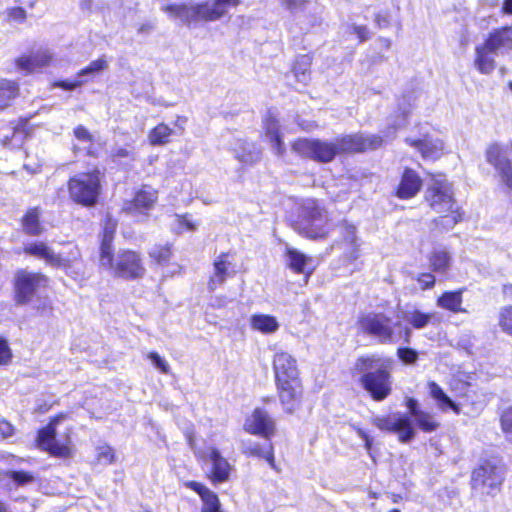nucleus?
I'll return each instance as SVG.
<instances>
[{"label": "nucleus", "instance_id": "nucleus-59", "mask_svg": "<svg viewBox=\"0 0 512 512\" xmlns=\"http://www.w3.org/2000/svg\"><path fill=\"white\" fill-rule=\"evenodd\" d=\"M74 135H75L76 139H78L79 141L87 142V143L92 142V135L82 125H79L74 129Z\"/></svg>", "mask_w": 512, "mask_h": 512}, {"label": "nucleus", "instance_id": "nucleus-44", "mask_svg": "<svg viewBox=\"0 0 512 512\" xmlns=\"http://www.w3.org/2000/svg\"><path fill=\"white\" fill-rule=\"evenodd\" d=\"M108 68V63L104 58L92 61L87 67L78 72V77L93 76Z\"/></svg>", "mask_w": 512, "mask_h": 512}, {"label": "nucleus", "instance_id": "nucleus-15", "mask_svg": "<svg viewBox=\"0 0 512 512\" xmlns=\"http://www.w3.org/2000/svg\"><path fill=\"white\" fill-rule=\"evenodd\" d=\"M60 418H54L46 427L39 430L37 444L41 449L48 451L54 456L68 457L70 455L69 447L65 444H60L56 440V425L59 423Z\"/></svg>", "mask_w": 512, "mask_h": 512}, {"label": "nucleus", "instance_id": "nucleus-16", "mask_svg": "<svg viewBox=\"0 0 512 512\" xmlns=\"http://www.w3.org/2000/svg\"><path fill=\"white\" fill-rule=\"evenodd\" d=\"M244 430L252 435L269 440L275 433V422L266 411L256 408L247 417L244 423Z\"/></svg>", "mask_w": 512, "mask_h": 512}, {"label": "nucleus", "instance_id": "nucleus-38", "mask_svg": "<svg viewBox=\"0 0 512 512\" xmlns=\"http://www.w3.org/2000/svg\"><path fill=\"white\" fill-rule=\"evenodd\" d=\"M39 210L37 208L29 209L23 219L24 231L29 235H39L43 229L39 222Z\"/></svg>", "mask_w": 512, "mask_h": 512}, {"label": "nucleus", "instance_id": "nucleus-1", "mask_svg": "<svg viewBox=\"0 0 512 512\" xmlns=\"http://www.w3.org/2000/svg\"><path fill=\"white\" fill-rule=\"evenodd\" d=\"M393 360L380 354L356 359L354 370L361 374L360 384L375 401L385 400L392 392Z\"/></svg>", "mask_w": 512, "mask_h": 512}, {"label": "nucleus", "instance_id": "nucleus-56", "mask_svg": "<svg viewBox=\"0 0 512 512\" xmlns=\"http://www.w3.org/2000/svg\"><path fill=\"white\" fill-rule=\"evenodd\" d=\"M350 32L357 35L360 42H364L370 38V31L365 25L352 24Z\"/></svg>", "mask_w": 512, "mask_h": 512}, {"label": "nucleus", "instance_id": "nucleus-33", "mask_svg": "<svg viewBox=\"0 0 512 512\" xmlns=\"http://www.w3.org/2000/svg\"><path fill=\"white\" fill-rule=\"evenodd\" d=\"M18 94L19 87L16 82L0 79V112L11 106Z\"/></svg>", "mask_w": 512, "mask_h": 512}, {"label": "nucleus", "instance_id": "nucleus-40", "mask_svg": "<svg viewBox=\"0 0 512 512\" xmlns=\"http://www.w3.org/2000/svg\"><path fill=\"white\" fill-rule=\"evenodd\" d=\"M286 255H287L288 266L295 273H298V274L303 273L305 264L308 260V257L294 248H288Z\"/></svg>", "mask_w": 512, "mask_h": 512}, {"label": "nucleus", "instance_id": "nucleus-47", "mask_svg": "<svg viewBox=\"0 0 512 512\" xmlns=\"http://www.w3.org/2000/svg\"><path fill=\"white\" fill-rule=\"evenodd\" d=\"M114 449L109 445H102L97 448V462L102 465H110L115 462Z\"/></svg>", "mask_w": 512, "mask_h": 512}, {"label": "nucleus", "instance_id": "nucleus-28", "mask_svg": "<svg viewBox=\"0 0 512 512\" xmlns=\"http://www.w3.org/2000/svg\"><path fill=\"white\" fill-rule=\"evenodd\" d=\"M243 453L249 456L265 459L269 466L277 470V466L274 458V449L271 443L261 445L258 442L248 441L243 443Z\"/></svg>", "mask_w": 512, "mask_h": 512}, {"label": "nucleus", "instance_id": "nucleus-39", "mask_svg": "<svg viewBox=\"0 0 512 512\" xmlns=\"http://www.w3.org/2000/svg\"><path fill=\"white\" fill-rule=\"evenodd\" d=\"M11 136L4 135L1 139V143L3 146H9L12 148H19L24 143L27 133L24 130L23 125H18L13 128H11Z\"/></svg>", "mask_w": 512, "mask_h": 512}, {"label": "nucleus", "instance_id": "nucleus-57", "mask_svg": "<svg viewBox=\"0 0 512 512\" xmlns=\"http://www.w3.org/2000/svg\"><path fill=\"white\" fill-rule=\"evenodd\" d=\"M422 289H430L435 284V276L431 273H421L416 278Z\"/></svg>", "mask_w": 512, "mask_h": 512}, {"label": "nucleus", "instance_id": "nucleus-17", "mask_svg": "<svg viewBox=\"0 0 512 512\" xmlns=\"http://www.w3.org/2000/svg\"><path fill=\"white\" fill-rule=\"evenodd\" d=\"M485 43L496 55L502 56L512 52V27L505 26L492 31Z\"/></svg>", "mask_w": 512, "mask_h": 512}, {"label": "nucleus", "instance_id": "nucleus-9", "mask_svg": "<svg viewBox=\"0 0 512 512\" xmlns=\"http://www.w3.org/2000/svg\"><path fill=\"white\" fill-rule=\"evenodd\" d=\"M292 150L302 157L321 163L331 162L338 154L336 141L300 138L292 144Z\"/></svg>", "mask_w": 512, "mask_h": 512}, {"label": "nucleus", "instance_id": "nucleus-31", "mask_svg": "<svg viewBox=\"0 0 512 512\" xmlns=\"http://www.w3.org/2000/svg\"><path fill=\"white\" fill-rule=\"evenodd\" d=\"M462 294L463 289H459L457 291H447L444 292L437 299V306L446 310H449L453 313L466 312L465 309H462Z\"/></svg>", "mask_w": 512, "mask_h": 512}, {"label": "nucleus", "instance_id": "nucleus-6", "mask_svg": "<svg viewBox=\"0 0 512 512\" xmlns=\"http://www.w3.org/2000/svg\"><path fill=\"white\" fill-rule=\"evenodd\" d=\"M100 180L99 170L75 175L68 182L71 199L83 206L95 205L101 189Z\"/></svg>", "mask_w": 512, "mask_h": 512}, {"label": "nucleus", "instance_id": "nucleus-63", "mask_svg": "<svg viewBox=\"0 0 512 512\" xmlns=\"http://www.w3.org/2000/svg\"><path fill=\"white\" fill-rule=\"evenodd\" d=\"M13 433H14V428L9 422H7L5 420L0 421V435L3 438H8V437L12 436Z\"/></svg>", "mask_w": 512, "mask_h": 512}, {"label": "nucleus", "instance_id": "nucleus-8", "mask_svg": "<svg viewBox=\"0 0 512 512\" xmlns=\"http://www.w3.org/2000/svg\"><path fill=\"white\" fill-rule=\"evenodd\" d=\"M100 266L124 279L140 278L145 272L139 254L132 250H120L116 256L112 252L111 264H100Z\"/></svg>", "mask_w": 512, "mask_h": 512}, {"label": "nucleus", "instance_id": "nucleus-36", "mask_svg": "<svg viewBox=\"0 0 512 512\" xmlns=\"http://www.w3.org/2000/svg\"><path fill=\"white\" fill-rule=\"evenodd\" d=\"M173 134L172 128L165 123H160L148 133V140L153 146L165 145Z\"/></svg>", "mask_w": 512, "mask_h": 512}, {"label": "nucleus", "instance_id": "nucleus-25", "mask_svg": "<svg viewBox=\"0 0 512 512\" xmlns=\"http://www.w3.org/2000/svg\"><path fill=\"white\" fill-rule=\"evenodd\" d=\"M228 257L229 255L227 253H221L214 260V272L208 282L209 290L214 291L217 287L222 285L229 276V269L232 263L229 261Z\"/></svg>", "mask_w": 512, "mask_h": 512}, {"label": "nucleus", "instance_id": "nucleus-30", "mask_svg": "<svg viewBox=\"0 0 512 512\" xmlns=\"http://www.w3.org/2000/svg\"><path fill=\"white\" fill-rule=\"evenodd\" d=\"M428 388L431 397L436 401L439 409H441L442 411L452 409L456 414L460 413L459 406L450 399V397L443 391V389L436 382H429Z\"/></svg>", "mask_w": 512, "mask_h": 512}, {"label": "nucleus", "instance_id": "nucleus-58", "mask_svg": "<svg viewBox=\"0 0 512 512\" xmlns=\"http://www.w3.org/2000/svg\"><path fill=\"white\" fill-rule=\"evenodd\" d=\"M11 356V350L8 346L7 341L0 337V364H7L10 361Z\"/></svg>", "mask_w": 512, "mask_h": 512}, {"label": "nucleus", "instance_id": "nucleus-26", "mask_svg": "<svg viewBox=\"0 0 512 512\" xmlns=\"http://www.w3.org/2000/svg\"><path fill=\"white\" fill-rule=\"evenodd\" d=\"M475 68L482 74H490L496 67V53L484 42L475 49Z\"/></svg>", "mask_w": 512, "mask_h": 512}, {"label": "nucleus", "instance_id": "nucleus-20", "mask_svg": "<svg viewBox=\"0 0 512 512\" xmlns=\"http://www.w3.org/2000/svg\"><path fill=\"white\" fill-rule=\"evenodd\" d=\"M422 180L412 169L406 168L402 174L396 195L401 199L413 198L421 189Z\"/></svg>", "mask_w": 512, "mask_h": 512}, {"label": "nucleus", "instance_id": "nucleus-21", "mask_svg": "<svg viewBox=\"0 0 512 512\" xmlns=\"http://www.w3.org/2000/svg\"><path fill=\"white\" fill-rule=\"evenodd\" d=\"M24 252L43 259L53 267H64L66 260L54 253L44 242L29 243L24 247Z\"/></svg>", "mask_w": 512, "mask_h": 512}, {"label": "nucleus", "instance_id": "nucleus-60", "mask_svg": "<svg viewBox=\"0 0 512 512\" xmlns=\"http://www.w3.org/2000/svg\"><path fill=\"white\" fill-rule=\"evenodd\" d=\"M282 4L291 12H297L302 9L306 0H281Z\"/></svg>", "mask_w": 512, "mask_h": 512}, {"label": "nucleus", "instance_id": "nucleus-42", "mask_svg": "<svg viewBox=\"0 0 512 512\" xmlns=\"http://www.w3.org/2000/svg\"><path fill=\"white\" fill-rule=\"evenodd\" d=\"M417 426L424 432H433L439 427V423L435 420L434 416L425 411L420 412L414 417Z\"/></svg>", "mask_w": 512, "mask_h": 512}, {"label": "nucleus", "instance_id": "nucleus-62", "mask_svg": "<svg viewBox=\"0 0 512 512\" xmlns=\"http://www.w3.org/2000/svg\"><path fill=\"white\" fill-rule=\"evenodd\" d=\"M406 406L409 410L411 417L413 418L423 411L419 408L418 401L414 398H408L406 401Z\"/></svg>", "mask_w": 512, "mask_h": 512}, {"label": "nucleus", "instance_id": "nucleus-54", "mask_svg": "<svg viewBox=\"0 0 512 512\" xmlns=\"http://www.w3.org/2000/svg\"><path fill=\"white\" fill-rule=\"evenodd\" d=\"M399 359L405 364H413L418 359V353L412 348H399L397 351Z\"/></svg>", "mask_w": 512, "mask_h": 512}, {"label": "nucleus", "instance_id": "nucleus-48", "mask_svg": "<svg viewBox=\"0 0 512 512\" xmlns=\"http://www.w3.org/2000/svg\"><path fill=\"white\" fill-rule=\"evenodd\" d=\"M149 255L158 264H163L169 260L171 250L168 245H156L150 250Z\"/></svg>", "mask_w": 512, "mask_h": 512}, {"label": "nucleus", "instance_id": "nucleus-37", "mask_svg": "<svg viewBox=\"0 0 512 512\" xmlns=\"http://www.w3.org/2000/svg\"><path fill=\"white\" fill-rule=\"evenodd\" d=\"M429 261L434 272L446 273L450 267L451 256L445 249H435Z\"/></svg>", "mask_w": 512, "mask_h": 512}, {"label": "nucleus", "instance_id": "nucleus-61", "mask_svg": "<svg viewBox=\"0 0 512 512\" xmlns=\"http://www.w3.org/2000/svg\"><path fill=\"white\" fill-rule=\"evenodd\" d=\"M83 83H84L83 80H77V81H74V82L59 81V82H55L54 86L62 88L64 90L71 91V90H74L75 88L81 86Z\"/></svg>", "mask_w": 512, "mask_h": 512}, {"label": "nucleus", "instance_id": "nucleus-11", "mask_svg": "<svg viewBox=\"0 0 512 512\" xmlns=\"http://www.w3.org/2000/svg\"><path fill=\"white\" fill-rule=\"evenodd\" d=\"M46 283V277L40 273L19 271L15 279L16 302L21 305L31 302Z\"/></svg>", "mask_w": 512, "mask_h": 512}, {"label": "nucleus", "instance_id": "nucleus-19", "mask_svg": "<svg viewBox=\"0 0 512 512\" xmlns=\"http://www.w3.org/2000/svg\"><path fill=\"white\" fill-rule=\"evenodd\" d=\"M264 130L273 151L277 156L282 157L285 154L286 148L282 141L278 120L270 111L264 119Z\"/></svg>", "mask_w": 512, "mask_h": 512}, {"label": "nucleus", "instance_id": "nucleus-46", "mask_svg": "<svg viewBox=\"0 0 512 512\" xmlns=\"http://www.w3.org/2000/svg\"><path fill=\"white\" fill-rule=\"evenodd\" d=\"M498 322L505 333L512 335V306H506L500 310Z\"/></svg>", "mask_w": 512, "mask_h": 512}, {"label": "nucleus", "instance_id": "nucleus-10", "mask_svg": "<svg viewBox=\"0 0 512 512\" xmlns=\"http://www.w3.org/2000/svg\"><path fill=\"white\" fill-rule=\"evenodd\" d=\"M372 423L380 430L396 433L402 443H409L416 435L412 420L407 414L377 416L373 418Z\"/></svg>", "mask_w": 512, "mask_h": 512}, {"label": "nucleus", "instance_id": "nucleus-43", "mask_svg": "<svg viewBox=\"0 0 512 512\" xmlns=\"http://www.w3.org/2000/svg\"><path fill=\"white\" fill-rule=\"evenodd\" d=\"M406 99H403V102L399 104V110L401 111V117H398L391 125L388 126L386 133V137H393L396 130L398 128L403 127L407 122V116L409 110L405 106Z\"/></svg>", "mask_w": 512, "mask_h": 512}, {"label": "nucleus", "instance_id": "nucleus-49", "mask_svg": "<svg viewBox=\"0 0 512 512\" xmlns=\"http://www.w3.org/2000/svg\"><path fill=\"white\" fill-rule=\"evenodd\" d=\"M174 225L178 233H182L184 230L195 231L197 228V223L189 215H176Z\"/></svg>", "mask_w": 512, "mask_h": 512}, {"label": "nucleus", "instance_id": "nucleus-27", "mask_svg": "<svg viewBox=\"0 0 512 512\" xmlns=\"http://www.w3.org/2000/svg\"><path fill=\"white\" fill-rule=\"evenodd\" d=\"M52 61V53L48 49L40 50L31 56H23L17 60V66L27 72L45 67Z\"/></svg>", "mask_w": 512, "mask_h": 512}, {"label": "nucleus", "instance_id": "nucleus-32", "mask_svg": "<svg viewBox=\"0 0 512 512\" xmlns=\"http://www.w3.org/2000/svg\"><path fill=\"white\" fill-rule=\"evenodd\" d=\"M251 327L263 334H272L279 329V323L274 316L255 314L250 319Z\"/></svg>", "mask_w": 512, "mask_h": 512}, {"label": "nucleus", "instance_id": "nucleus-14", "mask_svg": "<svg viewBox=\"0 0 512 512\" xmlns=\"http://www.w3.org/2000/svg\"><path fill=\"white\" fill-rule=\"evenodd\" d=\"M338 154L345 152H363L376 149L382 145V138L377 135L353 134L337 138Z\"/></svg>", "mask_w": 512, "mask_h": 512}, {"label": "nucleus", "instance_id": "nucleus-52", "mask_svg": "<svg viewBox=\"0 0 512 512\" xmlns=\"http://www.w3.org/2000/svg\"><path fill=\"white\" fill-rule=\"evenodd\" d=\"M6 475L13 479V481L18 485H25L34 480V476L25 471H9Z\"/></svg>", "mask_w": 512, "mask_h": 512}, {"label": "nucleus", "instance_id": "nucleus-51", "mask_svg": "<svg viewBox=\"0 0 512 512\" xmlns=\"http://www.w3.org/2000/svg\"><path fill=\"white\" fill-rule=\"evenodd\" d=\"M147 358L151 361L156 369H158L163 374H168L170 372V366L168 362L162 358L157 352H150L147 354Z\"/></svg>", "mask_w": 512, "mask_h": 512}, {"label": "nucleus", "instance_id": "nucleus-13", "mask_svg": "<svg viewBox=\"0 0 512 512\" xmlns=\"http://www.w3.org/2000/svg\"><path fill=\"white\" fill-rule=\"evenodd\" d=\"M486 159L499 172L502 182L512 189V143L489 146L486 150Z\"/></svg>", "mask_w": 512, "mask_h": 512}, {"label": "nucleus", "instance_id": "nucleus-22", "mask_svg": "<svg viewBox=\"0 0 512 512\" xmlns=\"http://www.w3.org/2000/svg\"><path fill=\"white\" fill-rule=\"evenodd\" d=\"M117 228V222L112 219L110 216H107L104 228H103V235L102 240L100 244V257L99 262L100 264H111V257H112V241L114 238V234L116 232Z\"/></svg>", "mask_w": 512, "mask_h": 512}, {"label": "nucleus", "instance_id": "nucleus-24", "mask_svg": "<svg viewBox=\"0 0 512 512\" xmlns=\"http://www.w3.org/2000/svg\"><path fill=\"white\" fill-rule=\"evenodd\" d=\"M208 459L211 462L210 477L214 482H224L228 479L230 465L216 448H210Z\"/></svg>", "mask_w": 512, "mask_h": 512}, {"label": "nucleus", "instance_id": "nucleus-50", "mask_svg": "<svg viewBox=\"0 0 512 512\" xmlns=\"http://www.w3.org/2000/svg\"><path fill=\"white\" fill-rule=\"evenodd\" d=\"M362 243L340 245L343 250L344 258L349 262H354L360 257Z\"/></svg>", "mask_w": 512, "mask_h": 512}, {"label": "nucleus", "instance_id": "nucleus-4", "mask_svg": "<svg viewBox=\"0 0 512 512\" xmlns=\"http://www.w3.org/2000/svg\"><path fill=\"white\" fill-rule=\"evenodd\" d=\"M294 228L307 238L318 239L326 237L330 232L326 210L313 200L305 202L301 207Z\"/></svg>", "mask_w": 512, "mask_h": 512}, {"label": "nucleus", "instance_id": "nucleus-45", "mask_svg": "<svg viewBox=\"0 0 512 512\" xmlns=\"http://www.w3.org/2000/svg\"><path fill=\"white\" fill-rule=\"evenodd\" d=\"M201 500L203 501V512H219L220 502L218 496L208 490L204 495H202Z\"/></svg>", "mask_w": 512, "mask_h": 512}, {"label": "nucleus", "instance_id": "nucleus-64", "mask_svg": "<svg viewBox=\"0 0 512 512\" xmlns=\"http://www.w3.org/2000/svg\"><path fill=\"white\" fill-rule=\"evenodd\" d=\"M186 486L195 491L200 497L204 495L209 489L201 483L195 481H189L186 483Z\"/></svg>", "mask_w": 512, "mask_h": 512}, {"label": "nucleus", "instance_id": "nucleus-2", "mask_svg": "<svg viewBox=\"0 0 512 512\" xmlns=\"http://www.w3.org/2000/svg\"><path fill=\"white\" fill-rule=\"evenodd\" d=\"M273 371L281 403L292 413L301 395V380L297 360L285 351H277L273 357Z\"/></svg>", "mask_w": 512, "mask_h": 512}, {"label": "nucleus", "instance_id": "nucleus-23", "mask_svg": "<svg viewBox=\"0 0 512 512\" xmlns=\"http://www.w3.org/2000/svg\"><path fill=\"white\" fill-rule=\"evenodd\" d=\"M157 200V192L152 188L138 191L132 202L126 203L123 210L128 213L143 212L153 207Z\"/></svg>", "mask_w": 512, "mask_h": 512}, {"label": "nucleus", "instance_id": "nucleus-35", "mask_svg": "<svg viewBox=\"0 0 512 512\" xmlns=\"http://www.w3.org/2000/svg\"><path fill=\"white\" fill-rule=\"evenodd\" d=\"M312 59L309 55H300L296 58L293 73L298 82L307 84L310 80V66Z\"/></svg>", "mask_w": 512, "mask_h": 512}, {"label": "nucleus", "instance_id": "nucleus-53", "mask_svg": "<svg viewBox=\"0 0 512 512\" xmlns=\"http://www.w3.org/2000/svg\"><path fill=\"white\" fill-rule=\"evenodd\" d=\"M501 426L507 439L512 442V407L502 414Z\"/></svg>", "mask_w": 512, "mask_h": 512}, {"label": "nucleus", "instance_id": "nucleus-29", "mask_svg": "<svg viewBox=\"0 0 512 512\" xmlns=\"http://www.w3.org/2000/svg\"><path fill=\"white\" fill-rule=\"evenodd\" d=\"M235 157L243 164H254L260 160L261 151L254 144L239 140L234 147Z\"/></svg>", "mask_w": 512, "mask_h": 512}, {"label": "nucleus", "instance_id": "nucleus-5", "mask_svg": "<svg viewBox=\"0 0 512 512\" xmlns=\"http://www.w3.org/2000/svg\"><path fill=\"white\" fill-rule=\"evenodd\" d=\"M425 198L435 212L444 214L443 218L449 227L458 222L460 216L454 208L456 203L452 188L445 178H434L432 185L426 191Z\"/></svg>", "mask_w": 512, "mask_h": 512}, {"label": "nucleus", "instance_id": "nucleus-3", "mask_svg": "<svg viewBox=\"0 0 512 512\" xmlns=\"http://www.w3.org/2000/svg\"><path fill=\"white\" fill-rule=\"evenodd\" d=\"M239 0H214L212 3L197 5L171 4L163 7L170 18H177L183 23L192 21H216L224 16L229 7L236 6Z\"/></svg>", "mask_w": 512, "mask_h": 512}, {"label": "nucleus", "instance_id": "nucleus-55", "mask_svg": "<svg viewBox=\"0 0 512 512\" xmlns=\"http://www.w3.org/2000/svg\"><path fill=\"white\" fill-rule=\"evenodd\" d=\"M375 25L379 29H385L388 28L391 25V14L389 11H380L375 14L374 17Z\"/></svg>", "mask_w": 512, "mask_h": 512}, {"label": "nucleus", "instance_id": "nucleus-41", "mask_svg": "<svg viewBox=\"0 0 512 512\" xmlns=\"http://www.w3.org/2000/svg\"><path fill=\"white\" fill-rule=\"evenodd\" d=\"M341 241L338 245L362 243L361 239L357 236V228L355 225L343 221L340 225Z\"/></svg>", "mask_w": 512, "mask_h": 512}, {"label": "nucleus", "instance_id": "nucleus-7", "mask_svg": "<svg viewBox=\"0 0 512 512\" xmlns=\"http://www.w3.org/2000/svg\"><path fill=\"white\" fill-rule=\"evenodd\" d=\"M503 481L502 468L487 461L472 472L471 488L474 494L481 497H494L500 492Z\"/></svg>", "mask_w": 512, "mask_h": 512}, {"label": "nucleus", "instance_id": "nucleus-18", "mask_svg": "<svg viewBox=\"0 0 512 512\" xmlns=\"http://www.w3.org/2000/svg\"><path fill=\"white\" fill-rule=\"evenodd\" d=\"M406 142L416 147L425 159L436 160L444 153V142L438 137L425 136L423 139L419 140L407 138Z\"/></svg>", "mask_w": 512, "mask_h": 512}, {"label": "nucleus", "instance_id": "nucleus-34", "mask_svg": "<svg viewBox=\"0 0 512 512\" xmlns=\"http://www.w3.org/2000/svg\"><path fill=\"white\" fill-rule=\"evenodd\" d=\"M402 317L413 328L422 329L435 318V313H424L420 310L413 309L404 311Z\"/></svg>", "mask_w": 512, "mask_h": 512}, {"label": "nucleus", "instance_id": "nucleus-12", "mask_svg": "<svg viewBox=\"0 0 512 512\" xmlns=\"http://www.w3.org/2000/svg\"><path fill=\"white\" fill-rule=\"evenodd\" d=\"M359 328L365 334L376 338L381 343L393 341L391 319L383 313H368L359 319Z\"/></svg>", "mask_w": 512, "mask_h": 512}]
</instances>
